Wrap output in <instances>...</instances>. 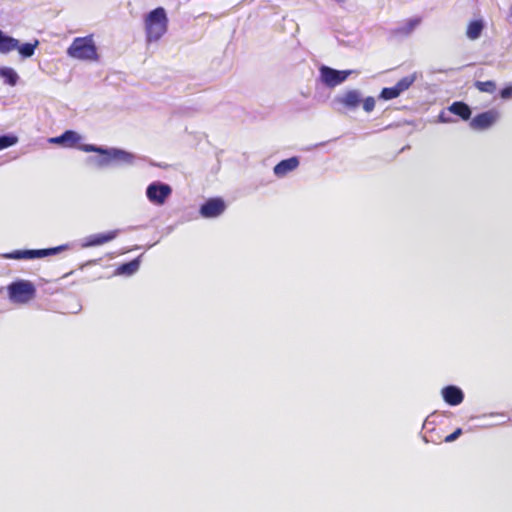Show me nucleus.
<instances>
[{
    "label": "nucleus",
    "instance_id": "1",
    "mask_svg": "<svg viewBox=\"0 0 512 512\" xmlns=\"http://www.w3.org/2000/svg\"><path fill=\"white\" fill-rule=\"evenodd\" d=\"M146 40L148 43L156 42L168 30V17L163 7L150 11L144 19Z\"/></svg>",
    "mask_w": 512,
    "mask_h": 512
},
{
    "label": "nucleus",
    "instance_id": "2",
    "mask_svg": "<svg viewBox=\"0 0 512 512\" xmlns=\"http://www.w3.org/2000/svg\"><path fill=\"white\" fill-rule=\"evenodd\" d=\"M79 149L84 152H96L103 155L99 163L104 166L109 165L112 161L123 164H133L135 160V156L132 153L121 149H104L93 144H82L79 146Z\"/></svg>",
    "mask_w": 512,
    "mask_h": 512
},
{
    "label": "nucleus",
    "instance_id": "3",
    "mask_svg": "<svg viewBox=\"0 0 512 512\" xmlns=\"http://www.w3.org/2000/svg\"><path fill=\"white\" fill-rule=\"evenodd\" d=\"M67 54L71 58L78 60H97L98 54L93 40V35L75 38L72 44L68 47Z\"/></svg>",
    "mask_w": 512,
    "mask_h": 512
},
{
    "label": "nucleus",
    "instance_id": "4",
    "mask_svg": "<svg viewBox=\"0 0 512 512\" xmlns=\"http://www.w3.org/2000/svg\"><path fill=\"white\" fill-rule=\"evenodd\" d=\"M9 299L17 304H26L36 297V287L29 280H16L7 286Z\"/></svg>",
    "mask_w": 512,
    "mask_h": 512
},
{
    "label": "nucleus",
    "instance_id": "5",
    "mask_svg": "<svg viewBox=\"0 0 512 512\" xmlns=\"http://www.w3.org/2000/svg\"><path fill=\"white\" fill-rule=\"evenodd\" d=\"M64 246H58L47 249H35V250H14L12 252L4 253L1 255L4 259L23 260V259H36L43 258L50 255H55L62 251Z\"/></svg>",
    "mask_w": 512,
    "mask_h": 512
},
{
    "label": "nucleus",
    "instance_id": "6",
    "mask_svg": "<svg viewBox=\"0 0 512 512\" xmlns=\"http://www.w3.org/2000/svg\"><path fill=\"white\" fill-rule=\"evenodd\" d=\"M417 80V73L401 78L393 87H385L381 90L379 97L383 100H392L407 91Z\"/></svg>",
    "mask_w": 512,
    "mask_h": 512
},
{
    "label": "nucleus",
    "instance_id": "7",
    "mask_svg": "<svg viewBox=\"0 0 512 512\" xmlns=\"http://www.w3.org/2000/svg\"><path fill=\"white\" fill-rule=\"evenodd\" d=\"M349 73V71H339L328 66L320 68L321 80L328 87H335L341 84L347 79Z\"/></svg>",
    "mask_w": 512,
    "mask_h": 512
},
{
    "label": "nucleus",
    "instance_id": "8",
    "mask_svg": "<svg viewBox=\"0 0 512 512\" xmlns=\"http://www.w3.org/2000/svg\"><path fill=\"white\" fill-rule=\"evenodd\" d=\"M171 192L172 189L167 184L152 183L147 187L146 195L150 202L162 205Z\"/></svg>",
    "mask_w": 512,
    "mask_h": 512
},
{
    "label": "nucleus",
    "instance_id": "9",
    "mask_svg": "<svg viewBox=\"0 0 512 512\" xmlns=\"http://www.w3.org/2000/svg\"><path fill=\"white\" fill-rule=\"evenodd\" d=\"M498 117L499 113L494 109L482 112L470 121V127L474 130L488 129L497 121Z\"/></svg>",
    "mask_w": 512,
    "mask_h": 512
},
{
    "label": "nucleus",
    "instance_id": "10",
    "mask_svg": "<svg viewBox=\"0 0 512 512\" xmlns=\"http://www.w3.org/2000/svg\"><path fill=\"white\" fill-rule=\"evenodd\" d=\"M225 208L226 204L222 198H210L201 206L200 214L204 218H215L220 216Z\"/></svg>",
    "mask_w": 512,
    "mask_h": 512
},
{
    "label": "nucleus",
    "instance_id": "11",
    "mask_svg": "<svg viewBox=\"0 0 512 512\" xmlns=\"http://www.w3.org/2000/svg\"><path fill=\"white\" fill-rule=\"evenodd\" d=\"M119 230H112L106 233L93 234L85 238L84 246H100L114 240L118 236Z\"/></svg>",
    "mask_w": 512,
    "mask_h": 512
},
{
    "label": "nucleus",
    "instance_id": "12",
    "mask_svg": "<svg viewBox=\"0 0 512 512\" xmlns=\"http://www.w3.org/2000/svg\"><path fill=\"white\" fill-rule=\"evenodd\" d=\"M442 396L445 402L451 406L459 405L463 402L464 394L462 390L456 386H447L442 389Z\"/></svg>",
    "mask_w": 512,
    "mask_h": 512
},
{
    "label": "nucleus",
    "instance_id": "13",
    "mask_svg": "<svg viewBox=\"0 0 512 512\" xmlns=\"http://www.w3.org/2000/svg\"><path fill=\"white\" fill-rule=\"evenodd\" d=\"M299 166V159L291 157L280 161L273 169L277 177H284Z\"/></svg>",
    "mask_w": 512,
    "mask_h": 512
},
{
    "label": "nucleus",
    "instance_id": "14",
    "mask_svg": "<svg viewBox=\"0 0 512 512\" xmlns=\"http://www.w3.org/2000/svg\"><path fill=\"white\" fill-rule=\"evenodd\" d=\"M80 141V136L72 130L65 131L62 135L51 138L50 142L65 147H74Z\"/></svg>",
    "mask_w": 512,
    "mask_h": 512
},
{
    "label": "nucleus",
    "instance_id": "15",
    "mask_svg": "<svg viewBox=\"0 0 512 512\" xmlns=\"http://www.w3.org/2000/svg\"><path fill=\"white\" fill-rule=\"evenodd\" d=\"M339 102L347 108L354 109L361 103V95L356 90H350L339 99Z\"/></svg>",
    "mask_w": 512,
    "mask_h": 512
},
{
    "label": "nucleus",
    "instance_id": "16",
    "mask_svg": "<svg viewBox=\"0 0 512 512\" xmlns=\"http://www.w3.org/2000/svg\"><path fill=\"white\" fill-rule=\"evenodd\" d=\"M18 48V40L0 30V53L8 54Z\"/></svg>",
    "mask_w": 512,
    "mask_h": 512
},
{
    "label": "nucleus",
    "instance_id": "17",
    "mask_svg": "<svg viewBox=\"0 0 512 512\" xmlns=\"http://www.w3.org/2000/svg\"><path fill=\"white\" fill-rule=\"evenodd\" d=\"M449 111L459 116L462 120H469L471 117L470 107L465 102L462 101L453 102L449 106Z\"/></svg>",
    "mask_w": 512,
    "mask_h": 512
},
{
    "label": "nucleus",
    "instance_id": "18",
    "mask_svg": "<svg viewBox=\"0 0 512 512\" xmlns=\"http://www.w3.org/2000/svg\"><path fill=\"white\" fill-rule=\"evenodd\" d=\"M420 18H412L407 20L402 26L397 27L393 30V34L396 36H408L414 31V29L420 24Z\"/></svg>",
    "mask_w": 512,
    "mask_h": 512
},
{
    "label": "nucleus",
    "instance_id": "19",
    "mask_svg": "<svg viewBox=\"0 0 512 512\" xmlns=\"http://www.w3.org/2000/svg\"><path fill=\"white\" fill-rule=\"evenodd\" d=\"M483 29H484V24H483L482 20L471 21L467 26L466 36L470 40H476L481 36Z\"/></svg>",
    "mask_w": 512,
    "mask_h": 512
},
{
    "label": "nucleus",
    "instance_id": "20",
    "mask_svg": "<svg viewBox=\"0 0 512 512\" xmlns=\"http://www.w3.org/2000/svg\"><path fill=\"white\" fill-rule=\"evenodd\" d=\"M0 77L10 86H15L19 80L17 72L11 67H0Z\"/></svg>",
    "mask_w": 512,
    "mask_h": 512
},
{
    "label": "nucleus",
    "instance_id": "21",
    "mask_svg": "<svg viewBox=\"0 0 512 512\" xmlns=\"http://www.w3.org/2000/svg\"><path fill=\"white\" fill-rule=\"evenodd\" d=\"M139 266V259H133L127 263L119 265L116 269V273L120 275H132L139 269Z\"/></svg>",
    "mask_w": 512,
    "mask_h": 512
},
{
    "label": "nucleus",
    "instance_id": "22",
    "mask_svg": "<svg viewBox=\"0 0 512 512\" xmlns=\"http://www.w3.org/2000/svg\"><path fill=\"white\" fill-rule=\"evenodd\" d=\"M38 43L37 40L34 43H25L22 45L18 42V48H16V50L23 58H29L34 54Z\"/></svg>",
    "mask_w": 512,
    "mask_h": 512
},
{
    "label": "nucleus",
    "instance_id": "23",
    "mask_svg": "<svg viewBox=\"0 0 512 512\" xmlns=\"http://www.w3.org/2000/svg\"><path fill=\"white\" fill-rule=\"evenodd\" d=\"M474 86L476 89L480 92L485 93H494L496 91V84L494 81L488 80V81H476Z\"/></svg>",
    "mask_w": 512,
    "mask_h": 512
},
{
    "label": "nucleus",
    "instance_id": "24",
    "mask_svg": "<svg viewBox=\"0 0 512 512\" xmlns=\"http://www.w3.org/2000/svg\"><path fill=\"white\" fill-rule=\"evenodd\" d=\"M16 142L17 138L15 136H0V150L10 147Z\"/></svg>",
    "mask_w": 512,
    "mask_h": 512
},
{
    "label": "nucleus",
    "instance_id": "25",
    "mask_svg": "<svg viewBox=\"0 0 512 512\" xmlns=\"http://www.w3.org/2000/svg\"><path fill=\"white\" fill-rule=\"evenodd\" d=\"M362 104H363V109L369 113V112L373 111L375 108V99L373 97L369 96L363 100Z\"/></svg>",
    "mask_w": 512,
    "mask_h": 512
},
{
    "label": "nucleus",
    "instance_id": "26",
    "mask_svg": "<svg viewBox=\"0 0 512 512\" xmlns=\"http://www.w3.org/2000/svg\"><path fill=\"white\" fill-rule=\"evenodd\" d=\"M462 434V429L461 428H457L453 433L447 435L445 438H444V441L447 442V443H450V442H453L455 441L460 435Z\"/></svg>",
    "mask_w": 512,
    "mask_h": 512
},
{
    "label": "nucleus",
    "instance_id": "27",
    "mask_svg": "<svg viewBox=\"0 0 512 512\" xmlns=\"http://www.w3.org/2000/svg\"><path fill=\"white\" fill-rule=\"evenodd\" d=\"M500 96L503 98V99H508L512 96V85H508L506 87H504L501 91H500Z\"/></svg>",
    "mask_w": 512,
    "mask_h": 512
},
{
    "label": "nucleus",
    "instance_id": "28",
    "mask_svg": "<svg viewBox=\"0 0 512 512\" xmlns=\"http://www.w3.org/2000/svg\"><path fill=\"white\" fill-rule=\"evenodd\" d=\"M509 15H510V17H512V4H511V6L509 8Z\"/></svg>",
    "mask_w": 512,
    "mask_h": 512
}]
</instances>
